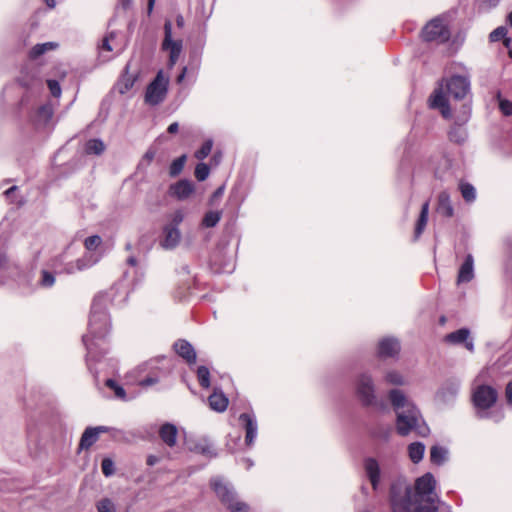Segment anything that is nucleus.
<instances>
[{
    "mask_svg": "<svg viewBox=\"0 0 512 512\" xmlns=\"http://www.w3.org/2000/svg\"><path fill=\"white\" fill-rule=\"evenodd\" d=\"M436 480L431 473H426L415 481V492L403 481H397L390 488V505L392 512H410L413 503H436Z\"/></svg>",
    "mask_w": 512,
    "mask_h": 512,
    "instance_id": "nucleus-1",
    "label": "nucleus"
},
{
    "mask_svg": "<svg viewBox=\"0 0 512 512\" xmlns=\"http://www.w3.org/2000/svg\"><path fill=\"white\" fill-rule=\"evenodd\" d=\"M389 401L396 412V430L401 436L411 432L425 437L429 434V428L424 423L422 416L415 404L400 389H391L388 392Z\"/></svg>",
    "mask_w": 512,
    "mask_h": 512,
    "instance_id": "nucleus-2",
    "label": "nucleus"
},
{
    "mask_svg": "<svg viewBox=\"0 0 512 512\" xmlns=\"http://www.w3.org/2000/svg\"><path fill=\"white\" fill-rule=\"evenodd\" d=\"M108 297L98 294L92 303L89 318V333L83 336V343L87 349L88 359H95V340L104 338L110 329V320L106 312Z\"/></svg>",
    "mask_w": 512,
    "mask_h": 512,
    "instance_id": "nucleus-3",
    "label": "nucleus"
},
{
    "mask_svg": "<svg viewBox=\"0 0 512 512\" xmlns=\"http://www.w3.org/2000/svg\"><path fill=\"white\" fill-rule=\"evenodd\" d=\"M445 90L455 99H463L470 91V80L465 76H452L445 84L442 82L430 96V107L440 110L444 118H449L451 111Z\"/></svg>",
    "mask_w": 512,
    "mask_h": 512,
    "instance_id": "nucleus-4",
    "label": "nucleus"
},
{
    "mask_svg": "<svg viewBox=\"0 0 512 512\" xmlns=\"http://www.w3.org/2000/svg\"><path fill=\"white\" fill-rule=\"evenodd\" d=\"M487 370H482L475 378L472 388V401L476 408V414L481 419L493 418L496 422L503 418V414L494 415L489 411L498 399L497 390L483 383Z\"/></svg>",
    "mask_w": 512,
    "mask_h": 512,
    "instance_id": "nucleus-5",
    "label": "nucleus"
},
{
    "mask_svg": "<svg viewBox=\"0 0 512 512\" xmlns=\"http://www.w3.org/2000/svg\"><path fill=\"white\" fill-rule=\"evenodd\" d=\"M211 486L221 503L226 506L228 510L231 512H248V505L238 500L233 487L229 483L224 482L220 478H214L211 481Z\"/></svg>",
    "mask_w": 512,
    "mask_h": 512,
    "instance_id": "nucleus-6",
    "label": "nucleus"
},
{
    "mask_svg": "<svg viewBox=\"0 0 512 512\" xmlns=\"http://www.w3.org/2000/svg\"><path fill=\"white\" fill-rule=\"evenodd\" d=\"M356 394L365 406L377 404L376 390L372 376L367 373L359 375L356 381Z\"/></svg>",
    "mask_w": 512,
    "mask_h": 512,
    "instance_id": "nucleus-7",
    "label": "nucleus"
},
{
    "mask_svg": "<svg viewBox=\"0 0 512 512\" xmlns=\"http://www.w3.org/2000/svg\"><path fill=\"white\" fill-rule=\"evenodd\" d=\"M167 91L168 78H165L163 71L160 70L146 89L145 101L153 106L158 105L165 99Z\"/></svg>",
    "mask_w": 512,
    "mask_h": 512,
    "instance_id": "nucleus-8",
    "label": "nucleus"
},
{
    "mask_svg": "<svg viewBox=\"0 0 512 512\" xmlns=\"http://www.w3.org/2000/svg\"><path fill=\"white\" fill-rule=\"evenodd\" d=\"M422 37L427 42L444 43L450 38V32L442 19L435 18L423 28Z\"/></svg>",
    "mask_w": 512,
    "mask_h": 512,
    "instance_id": "nucleus-9",
    "label": "nucleus"
},
{
    "mask_svg": "<svg viewBox=\"0 0 512 512\" xmlns=\"http://www.w3.org/2000/svg\"><path fill=\"white\" fill-rule=\"evenodd\" d=\"M164 34L162 50L169 53L168 67L173 68L182 51V40L172 39V23L170 21H166L164 24Z\"/></svg>",
    "mask_w": 512,
    "mask_h": 512,
    "instance_id": "nucleus-10",
    "label": "nucleus"
},
{
    "mask_svg": "<svg viewBox=\"0 0 512 512\" xmlns=\"http://www.w3.org/2000/svg\"><path fill=\"white\" fill-rule=\"evenodd\" d=\"M240 422L245 430V443L251 447L257 437L258 425L254 414L242 413L239 416Z\"/></svg>",
    "mask_w": 512,
    "mask_h": 512,
    "instance_id": "nucleus-11",
    "label": "nucleus"
},
{
    "mask_svg": "<svg viewBox=\"0 0 512 512\" xmlns=\"http://www.w3.org/2000/svg\"><path fill=\"white\" fill-rule=\"evenodd\" d=\"M364 471L369 479L373 490H377L380 484L381 479V468L379 462L372 457L366 458L364 460Z\"/></svg>",
    "mask_w": 512,
    "mask_h": 512,
    "instance_id": "nucleus-12",
    "label": "nucleus"
},
{
    "mask_svg": "<svg viewBox=\"0 0 512 512\" xmlns=\"http://www.w3.org/2000/svg\"><path fill=\"white\" fill-rule=\"evenodd\" d=\"M470 331L467 328H461L445 336V340L451 344H464L470 352L474 351L473 341L469 339Z\"/></svg>",
    "mask_w": 512,
    "mask_h": 512,
    "instance_id": "nucleus-13",
    "label": "nucleus"
},
{
    "mask_svg": "<svg viewBox=\"0 0 512 512\" xmlns=\"http://www.w3.org/2000/svg\"><path fill=\"white\" fill-rule=\"evenodd\" d=\"M460 389V383L457 380H448L437 392V398L443 403H448L455 399Z\"/></svg>",
    "mask_w": 512,
    "mask_h": 512,
    "instance_id": "nucleus-14",
    "label": "nucleus"
},
{
    "mask_svg": "<svg viewBox=\"0 0 512 512\" xmlns=\"http://www.w3.org/2000/svg\"><path fill=\"white\" fill-rule=\"evenodd\" d=\"M173 347L176 353L188 364H194L196 362V352L188 341L178 340L174 343Z\"/></svg>",
    "mask_w": 512,
    "mask_h": 512,
    "instance_id": "nucleus-15",
    "label": "nucleus"
},
{
    "mask_svg": "<svg viewBox=\"0 0 512 512\" xmlns=\"http://www.w3.org/2000/svg\"><path fill=\"white\" fill-rule=\"evenodd\" d=\"M98 260V257H95L94 255L87 253L81 258L77 259L75 262L69 263L66 266L65 270L68 274H72L77 271H82L97 263Z\"/></svg>",
    "mask_w": 512,
    "mask_h": 512,
    "instance_id": "nucleus-16",
    "label": "nucleus"
},
{
    "mask_svg": "<svg viewBox=\"0 0 512 512\" xmlns=\"http://www.w3.org/2000/svg\"><path fill=\"white\" fill-rule=\"evenodd\" d=\"M474 278V258L471 254L465 257L464 262L459 268L457 283H467Z\"/></svg>",
    "mask_w": 512,
    "mask_h": 512,
    "instance_id": "nucleus-17",
    "label": "nucleus"
},
{
    "mask_svg": "<svg viewBox=\"0 0 512 512\" xmlns=\"http://www.w3.org/2000/svg\"><path fill=\"white\" fill-rule=\"evenodd\" d=\"M469 119V109L465 106V111L461 117V123H457L454 127L449 131V138L451 141L456 143H463L467 138V132L462 127L464 123H466Z\"/></svg>",
    "mask_w": 512,
    "mask_h": 512,
    "instance_id": "nucleus-18",
    "label": "nucleus"
},
{
    "mask_svg": "<svg viewBox=\"0 0 512 512\" xmlns=\"http://www.w3.org/2000/svg\"><path fill=\"white\" fill-rule=\"evenodd\" d=\"M159 436L167 446L174 447L177 443L178 429L172 423H165L159 429Z\"/></svg>",
    "mask_w": 512,
    "mask_h": 512,
    "instance_id": "nucleus-19",
    "label": "nucleus"
},
{
    "mask_svg": "<svg viewBox=\"0 0 512 512\" xmlns=\"http://www.w3.org/2000/svg\"><path fill=\"white\" fill-rule=\"evenodd\" d=\"M180 239L181 234L177 227L166 226L164 228V238L161 241V246L164 249H173L179 244Z\"/></svg>",
    "mask_w": 512,
    "mask_h": 512,
    "instance_id": "nucleus-20",
    "label": "nucleus"
},
{
    "mask_svg": "<svg viewBox=\"0 0 512 512\" xmlns=\"http://www.w3.org/2000/svg\"><path fill=\"white\" fill-rule=\"evenodd\" d=\"M400 351V344L394 338H385L380 341L378 353L380 357H393Z\"/></svg>",
    "mask_w": 512,
    "mask_h": 512,
    "instance_id": "nucleus-21",
    "label": "nucleus"
},
{
    "mask_svg": "<svg viewBox=\"0 0 512 512\" xmlns=\"http://www.w3.org/2000/svg\"><path fill=\"white\" fill-rule=\"evenodd\" d=\"M194 191V185L191 181L180 180L171 186V193L180 200L188 198Z\"/></svg>",
    "mask_w": 512,
    "mask_h": 512,
    "instance_id": "nucleus-22",
    "label": "nucleus"
},
{
    "mask_svg": "<svg viewBox=\"0 0 512 512\" xmlns=\"http://www.w3.org/2000/svg\"><path fill=\"white\" fill-rule=\"evenodd\" d=\"M437 211L445 217H452L454 209L450 200V195L446 191H442L438 196Z\"/></svg>",
    "mask_w": 512,
    "mask_h": 512,
    "instance_id": "nucleus-23",
    "label": "nucleus"
},
{
    "mask_svg": "<svg viewBox=\"0 0 512 512\" xmlns=\"http://www.w3.org/2000/svg\"><path fill=\"white\" fill-rule=\"evenodd\" d=\"M209 406L216 412H223L227 409L228 399L222 392L214 391L208 398Z\"/></svg>",
    "mask_w": 512,
    "mask_h": 512,
    "instance_id": "nucleus-24",
    "label": "nucleus"
},
{
    "mask_svg": "<svg viewBox=\"0 0 512 512\" xmlns=\"http://www.w3.org/2000/svg\"><path fill=\"white\" fill-rule=\"evenodd\" d=\"M428 214H429V202L426 201L423 203L421 207V212L419 215V218L416 223L415 232H414V238L418 239L422 232L424 231L427 221H428Z\"/></svg>",
    "mask_w": 512,
    "mask_h": 512,
    "instance_id": "nucleus-25",
    "label": "nucleus"
},
{
    "mask_svg": "<svg viewBox=\"0 0 512 512\" xmlns=\"http://www.w3.org/2000/svg\"><path fill=\"white\" fill-rule=\"evenodd\" d=\"M448 458V449L443 447V446H439V445H434L431 447V450H430V460L433 464H436V465H442Z\"/></svg>",
    "mask_w": 512,
    "mask_h": 512,
    "instance_id": "nucleus-26",
    "label": "nucleus"
},
{
    "mask_svg": "<svg viewBox=\"0 0 512 512\" xmlns=\"http://www.w3.org/2000/svg\"><path fill=\"white\" fill-rule=\"evenodd\" d=\"M98 438L99 436L96 433V429H93V427L86 428L80 439V449H89L98 440Z\"/></svg>",
    "mask_w": 512,
    "mask_h": 512,
    "instance_id": "nucleus-27",
    "label": "nucleus"
},
{
    "mask_svg": "<svg viewBox=\"0 0 512 512\" xmlns=\"http://www.w3.org/2000/svg\"><path fill=\"white\" fill-rule=\"evenodd\" d=\"M425 445L421 442H413L408 446L409 458L413 463H418L423 459Z\"/></svg>",
    "mask_w": 512,
    "mask_h": 512,
    "instance_id": "nucleus-28",
    "label": "nucleus"
},
{
    "mask_svg": "<svg viewBox=\"0 0 512 512\" xmlns=\"http://www.w3.org/2000/svg\"><path fill=\"white\" fill-rule=\"evenodd\" d=\"M459 190L463 197V199L467 203H472L476 199V189L474 186L468 182L461 181L459 183Z\"/></svg>",
    "mask_w": 512,
    "mask_h": 512,
    "instance_id": "nucleus-29",
    "label": "nucleus"
},
{
    "mask_svg": "<svg viewBox=\"0 0 512 512\" xmlns=\"http://www.w3.org/2000/svg\"><path fill=\"white\" fill-rule=\"evenodd\" d=\"M58 44L55 42H46L42 44H36L29 52V56L32 59H36L39 56L43 55L45 52L49 50L56 49Z\"/></svg>",
    "mask_w": 512,
    "mask_h": 512,
    "instance_id": "nucleus-30",
    "label": "nucleus"
},
{
    "mask_svg": "<svg viewBox=\"0 0 512 512\" xmlns=\"http://www.w3.org/2000/svg\"><path fill=\"white\" fill-rule=\"evenodd\" d=\"M384 380L387 384L395 386H403L407 383L405 377L396 370L388 371L384 376Z\"/></svg>",
    "mask_w": 512,
    "mask_h": 512,
    "instance_id": "nucleus-31",
    "label": "nucleus"
},
{
    "mask_svg": "<svg viewBox=\"0 0 512 512\" xmlns=\"http://www.w3.org/2000/svg\"><path fill=\"white\" fill-rule=\"evenodd\" d=\"M222 217L221 211H209L202 219V226L206 228L215 227Z\"/></svg>",
    "mask_w": 512,
    "mask_h": 512,
    "instance_id": "nucleus-32",
    "label": "nucleus"
},
{
    "mask_svg": "<svg viewBox=\"0 0 512 512\" xmlns=\"http://www.w3.org/2000/svg\"><path fill=\"white\" fill-rule=\"evenodd\" d=\"M85 150L88 154L100 155L105 150V145L100 139H91L86 143Z\"/></svg>",
    "mask_w": 512,
    "mask_h": 512,
    "instance_id": "nucleus-33",
    "label": "nucleus"
},
{
    "mask_svg": "<svg viewBox=\"0 0 512 512\" xmlns=\"http://www.w3.org/2000/svg\"><path fill=\"white\" fill-rule=\"evenodd\" d=\"M507 29L504 26H499L496 29H494L490 35L489 39L492 42L499 41L501 39H504V44L506 47L510 45L511 39L506 37Z\"/></svg>",
    "mask_w": 512,
    "mask_h": 512,
    "instance_id": "nucleus-34",
    "label": "nucleus"
},
{
    "mask_svg": "<svg viewBox=\"0 0 512 512\" xmlns=\"http://www.w3.org/2000/svg\"><path fill=\"white\" fill-rule=\"evenodd\" d=\"M197 379L203 388L210 387V371L206 366H199L197 368Z\"/></svg>",
    "mask_w": 512,
    "mask_h": 512,
    "instance_id": "nucleus-35",
    "label": "nucleus"
},
{
    "mask_svg": "<svg viewBox=\"0 0 512 512\" xmlns=\"http://www.w3.org/2000/svg\"><path fill=\"white\" fill-rule=\"evenodd\" d=\"M186 162V155H182L176 158L170 165L169 174L172 177H175L181 173L184 168Z\"/></svg>",
    "mask_w": 512,
    "mask_h": 512,
    "instance_id": "nucleus-36",
    "label": "nucleus"
},
{
    "mask_svg": "<svg viewBox=\"0 0 512 512\" xmlns=\"http://www.w3.org/2000/svg\"><path fill=\"white\" fill-rule=\"evenodd\" d=\"M213 147V141L211 139L205 141L200 149H198L194 156L198 160H204L210 153Z\"/></svg>",
    "mask_w": 512,
    "mask_h": 512,
    "instance_id": "nucleus-37",
    "label": "nucleus"
},
{
    "mask_svg": "<svg viewBox=\"0 0 512 512\" xmlns=\"http://www.w3.org/2000/svg\"><path fill=\"white\" fill-rule=\"evenodd\" d=\"M102 243V239L98 235H92L85 239L84 246L88 252L95 251L100 244Z\"/></svg>",
    "mask_w": 512,
    "mask_h": 512,
    "instance_id": "nucleus-38",
    "label": "nucleus"
},
{
    "mask_svg": "<svg viewBox=\"0 0 512 512\" xmlns=\"http://www.w3.org/2000/svg\"><path fill=\"white\" fill-rule=\"evenodd\" d=\"M436 503H413L410 512H438Z\"/></svg>",
    "mask_w": 512,
    "mask_h": 512,
    "instance_id": "nucleus-39",
    "label": "nucleus"
},
{
    "mask_svg": "<svg viewBox=\"0 0 512 512\" xmlns=\"http://www.w3.org/2000/svg\"><path fill=\"white\" fill-rule=\"evenodd\" d=\"M210 169L207 164L199 163L195 167V177L198 181H204L208 178Z\"/></svg>",
    "mask_w": 512,
    "mask_h": 512,
    "instance_id": "nucleus-40",
    "label": "nucleus"
},
{
    "mask_svg": "<svg viewBox=\"0 0 512 512\" xmlns=\"http://www.w3.org/2000/svg\"><path fill=\"white\" fill-rule=\"evenodd\" d=\"M106 386L112 389L115 393V396L119 399H125L126 393L123 387L118 385V383L113 379L106 380Z\"/></svg>",
    "mask_w": 512,
    "mask_h": 512,
    "instance_id": "nucleus-41",
    "label": "nucleus"
},
{
    "mask_svg": "<svg viewBox=\"0 0 512 512\" xmlns=\"http://www.w3.org/2000/svg\"><path fill=\"white\" fill-rule=\"evenodd\" d=\"M39 283L42 287H51L55 283V277L49 271L42 270Z\"/></svg>",
    "mask_w": 512,
    "mask_h": 512,
    "instance_id": "nucleus-42",
    "label": "nucleus"
},
{
    "mask_svg": "<svg viewBox=\"0 0 512 512\" xmlns=\"http://www.w3.org/2000/svg\"><path fill=\"white\" fill-rule=\"evenodd\" d=\"M97 510L98 512H115V506L110 499L104 498L98 502Z\"/></svg>",
    "mask_w": 512,
    "mask_h": 512,
    "instance_id": "nucleus-43",
    "label": "nucleus"
},
{
    "mask_svg": "<svg viewBox=\"0 0 512 512\" xmlns=\"http://www.w3.org/2000/svg\"><path fill=\"white\" fill-rule=\"evenodd\" d=\"M101 469L105 476H111L114 474V463L111 459L105 458L102 460Z\"/></svg>",
    "mask_w": 512,
    "mask_h": 512,
    "instance_id": "nucleus-44",
    "label": "nucleus"
},
{
    "mask_svg": "<svg viewBox=\"0 0 512 512\" xmlns=\"http://www.w3.org/2000/svg\"><path fill=\"white\" fill-rule=\"evenodd\" d=\"M134 84V79L126 78V75L123 76L121 81L118 83V90L121 94L126 93Z\"/></svg>",
    "mask_w": 512,
    "mask_h": 512,
    "instance_id": "nucleus-45",
    "label": "nucleus"
},
{
    "mask_svg": "<svg viewBox=\"0 0 512 512\" xmlns=\"http://www.w3.org/2000/svg\"><path fill=\"white\" fill-rule=\"evenodd\" d=\"M501 112L506 115H512V102L509 100L501 99L499 102Z\"/></svg>",
    "mask_w": 512,
    "mask_h": 512,
    "instance_id": "nucleus-46",
    "label": "nucleus"
},
{
    "mask_svg": "<svg viewBox=\"0 0 512 512\" xmlns=\"http://www.w3.org/2000/svg\"><path fill=\"white\" fill-rule=\"evenodd\" d=\"M48 88L51 92V94L54 97H59L61 95V88L59 85V82L56 80H48L47 81Z\"/></svg>",
    "mask_w": 512,
    "mask_h": 512,
    "instance_id": "nucleus-47",
    "label": "nucleus"
},
{
    "mask_svg": "<svg viewBox=\"0 0 512 512\" xmlns=\"http://www.w3.org/2000/svg\"><path fill=\"white\" fill-rule=\"evenodd\" d=\"M158 380H159L158 375L152 374V375H149V376L145 377L144 379L140 380L139 385L143 386V387L152 386V385L156 384L158 382Z\"/></svg>",
    "mask_w": 512,
    "mask_h": 512,
    "instance_id": "nucleus-48",
    "label": "nucleus"
},
{
    "mask_svg": "<svg viewBox=\"0 0 512 512\" xmlns=\"http://www.w3.org/2000/svg\"><path fill=\"white\" fill-rule=\"evenodd\" d=\"M114 33H110L107 37H105L102 41L101 51L111 52L113 51V47L111 46V41L114 39Z\"/></svg>",
    "mask_w": 512,
    "mask_h": 512,
    "instance_id": "nucleus-49",
    "label": "nucleus"
},
{
    "mask_svg": "<svg viewBox=\"0 0 512 512\" xmlns=\"http://www.w3.org/2000/svg\"><path fill=\"white\" fill-rule=\"evenodd\" d=\"M224 190H225V187H224V186H220V187H218V188L214 191V193L212 194V196H211V198H210V200H209V203H210L211 205H214V203H215L216 201H218V200L223 196V194H224Z\"/></svg>",
    "mask_w": 512,
    "mask_h": 512,
    "instance_id": "nucleus-50",
    "label": "nucleus"
},
{
    "mask_svg": "<svg viewBox=\"0 0 512 512\" xmlns=\"http://www.w3.org/2000/svg\"><path fill=\"white\" fill-rule=\"evenodd\" d=\"M12 266L8 263V260L4 254H0V274L11 270Z\"/></svg>",
    "mask_w": 512,
    "mask_h": 512,
    "instance_id": "nucleus-51",
    "label": "nucleus"
},
{
    "mask_svg": "<svg viewBox=\"0 0 512 512\" xmlns=\"http://www.w3.org/2000/svg\"><path fill=\"white\" fill-rule=\"evenodd\" d=\"M505 398H506L507 404L510 407H512V380L506 386Z\"/></svg>",
    "mask_w": 512,
    "mask_h": 512,
    "instance_id": "nucleus-52",
    "label": "nucleus"
},
{
    "mask_svg": "<svg viewBox=\"0 0 512 512\" xmlns=\"http://www.w3.org/2000/svg\"><path fill=\"white\" fill-rule=\"evenodd\" d=\"M183 213L181 211H176L173 215V223L175 224L174 227H176L178 224H180L183 221Z\"/></svg>",
    "mask_w": 512,
    "mask_h": 512,
    "instance_id": "nucleus-53",
    "label": "nucleus"
},
{
    "mask_svg": "<svg viewBox=\"0 0 512 512\" xmlns=\"http://www.w3.org/2000/svg\"><path fill=\"white\" fill-rule=\"evenodd\" d=\"M93 429H96V433L98 434V436L100 435V433H106V432H110V431L119 432L118 430L109 428L107 426H97V427H93Z\"/></svg>",
    "mask_w": 512,
    "mask_h": 512,
    "instance_id": "nucleus-54",
    "label": "nucleus"
},
{
    "mask_svg": "<svg viewBox=\"0 0 512 512\" xmlns=\"http://www.w3.org/2000/svg\"><path fill=\"white\" fill-rule=\"evenodd\" d=\"M158 462H159V458L155 455H149L147 457V465H149V466H154Z\"/></svg>",
    "mask_w": 512,
    "mask_h": 512,
    "instance_id": "nucleus-55",
    "label": "nucleus"
},
{
    "mask_svg": "<svg viewBox=\"0 0 512 512\" xmlns=\"http://www.w3.org/2000/svg\"><path fill=\"white\" fill-rule=\"evenodd\" d=\"M178 129H179V125L177 122H173L171 123L168 128H167V131L171 134H174L176 132H178Z\"/></svg>",
    "mask_w": 512,
    "mask_h": 512,
    "instance_id": "nucleus-56",
    "label": "nucleus"
},
{
    "mask_svg": "<svg viewBox=\"0 0 512 512\" xmlns=\"http://www.w3.org/2000/svg\"><path fill=\"white\" fill-rule=\"evenodd\" d=\"M39 114H43L45 115L46 117H50L51 116V110L49 107H46V106H42L39 108Z\"/></svg>",
    "mask_w": 512,
    "mask_h": 512,
    "instance_id": "nucleus-57",
    "label": "nucleus"
},
{
    "mask_svg": "<svg viewBox=\"0 0 512 512\" xmlns=\"http://www.w3.org/2000/svg\"><path fill=\"white\" fill-rule=\"evenodd\" d=\"M132 0H119V6H121L124 10L130 8Z\"/></svg>",
    "mask_w": 512,
    "mask_h": 512,
    "instance_id": "nucleus-58",
    "label": "nucleus"
},
{
    "mask_svg": "<svg viewBox=\"0 0 512 512\" xmlns=\"http://www.w3.org/2000/svg\"><path fill=\"white\" fill-rule=\"evenodd\" d=\"M16 190H17V187H16V186H12V187H10L8 190H6V191L4 192V194H5V196H6L7 198H9V199H10V198H12V196H13V194L15 193V191H16Z\"/></svg>",
    "mask_w": 512,
    "mask_h": 512,
    "instance_id": "nucleus-59",
    "label": "nucleus"
},
{
    "mask_svg": "<svg viewBox=\"0 0 512 512\" xmlns=\"http://www.w3.org/2000/svg\"><path fill=\"white\" fill-rule=\"evenodd\" d=\"M186 72H187V68H186V67H184V68L182 69V72L180 73V75L177 77V82H178V83H181V82L184 80V78H185V76H186Z\"/></svg>",
    "mask_w": 512,
    "mask_h": 512,
    "instance_id": "nucleus-60",
    "label": "nucleus"
},
{
    "mask_svg": "<svg viewBox=\"0 0 512 512\" xmlns=\"http://www.w3.org/2000/svg\"><path fill=\"white\" fill-rule=\"evenodd\" d=\"M144 158L147 159L148 162L152 161L154 158V152H152V151L146 152Z\"/></svg>",
    "mask_w": 512,
    "mask_h": 512,
    "instance_id": "nucleus-61",
    "label": "nucleus"
},
{
    "mask_svg": "<svg viewBox=\"0 0 512 512\" xmlns=\"http://www.w3.org/2000/svg\"><path fill=\"white\" fill-rule=\"evenodd\" d=\"M176 22H177L178 27L184 26V18L181 15L177 16Z\"/></svg>",
    "mask_w": 512,
    "mask_h": 512,
    "instance_id": "nucleus-62",
    "label": "nucleus"
},
{
    "mask_svg": "<svg viewBox=\"0 0 512 512\" xmlns=\"http://www.w3.org/2000/svg\"><path fill=\"white\" fill-rule=\"evenodd\" d=\"M127 263H128L129 265H131V266H135V265H136V263H137V260H136V258H135V257L131 256V257H129V258L127 259Z\"/></svg>",
    "mask_w": 512,
    "mask_h": 512,
    "instance_id": "nucleus-63",
    "label": "nucleus"
},
{
    "mask_svg": "<svg viewBox=\"0 0 512 512\" xmlns=\"http://www.w3.org/2000/svg\"><path fill=\"white\" fill-rule=\"evenodd\" d=\"M46 4L48 7L50 8H54L55 5H56V1L55 0H45Z\"/></svg>",
    "mask_w": 512,
    "mask_h": 512,
    "instance_id": "nucleus-64",
    "label": "nucleus"
}]
</instances>
